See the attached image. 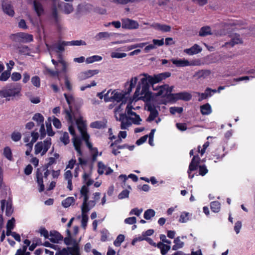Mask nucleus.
I'll return each instance as SVG.
<instances>
[{
    "instance_id": "nucleus-56",
    "label": "nucleus",
    "mask_w": 255,
    "mask_h": 255,
    "mask_svg": "<svg viewBox=\"0 0 255 255\" xmlns=\"http://www.w3.org/2000/svg\"><path fill=\"white\" fill-rule=\"evenodd\" d=\"M92 154V162H95L97 160V156L98 155V151L97 147L93 148L90 150Z\"/></svg>"
},
{
    "instance_id": "nucleus-41",
    "label": "nucleus",
    "mask_w": 255,
    "mask_h": 255,
    "mask_svg": "<svg viewBox=\"0 0 255 255\" xmlns=\"http://www.w3.org/2000/svg\"><path fill=\"white\" fill-rule=\"evenodd\" d=\"M102 59V57L99 55H94L86 58V62L88 64L92 63L96 61H99Z\"/></svg>"
},
{
    "instance_id": "nucleus-37",
    "label": "nucleus",
    "mask_w": 255,
    "mask_h": 255,
    "mask_svg": "<svg viewBox=\"0 0 255 255\" xmlns=\"http://www.w3.org/2000/svg\"><path fill=\"white\" fill-rule=\"evenodd\" d=\"M32 120L37 123L38 125L43 124L44 118L40 113H36L32 117Z\"/></svg>"
},
{
    "instance_id": "nucleus-48",
    "label": "nucleus",
    "mask_w": 255,
    "mask_h": 255,
    "mask_svg": "<svg viewBox=\"0 0 255 255\" xmlns=\"http://www.w3.org/2000/svg\"><path fill=\"white\" fill-rule=\"evenodd\" d=\"M21 138V134L18 131H13L11 134V139L15 142L18 141Z\"/></svg>"
},
{
    "instance_id": "nucleus-5",
    "label": "nucleus",
    "mask_w": 255,
    "mask_h": 255,
    "mask_svg": "<svg viewBox=\"0 0 255 255\" xmlns=\"http://www.w3.org/2000/svg\"><path fill=\"white\" fill-rule=\"evenodd\" d=\"M172 87L165 84L159 87L156 96H162L166 99L167 102H175L178 100L176 93H171Z\"/></svg>"
},
{
    "instance_id": "nucleus-54",
    "label": "nucleus",
    "mask_w": 255,
    "mask_h": 255,
    "mask_svg": "<svg viewBox=\"0 0 255 255\" xmlns=\"http://www.w3.org/2000/svg\"><path fill=\"white\" fill-rule=\"evenodd\" d=\"M31 82L32 84L36 87H39L40 86V78L37 76H35L32 77Z\"/></svg>"
},
{
    "instance_id": "nucleus-63",
    "label": "nucleus",
    "mask_w": 255,
    "mask_h": 255,
    "mask_svg": "<svg viewBox=\"0 0 255 255\" xmlns=\"http://www.w3.org/2000/svg\"><path fill=\"white\" fill-rule=\"evenodd\" d=\"M125 223L129 225H133L136 222V218L135 217H128L125 220Z\"/></svg>"
},
{
    "instance_id": "nucleus-1",
    "label": "nucleus",
    "mask_w": 255,
    "mask_h": 255,
    "mask_svg": "<svg viewBox=\"0 0 255 255\" xmlns=\"http://www.w3.org/2000/svg\"><path fill=\"white\" fill-rule=\"evenodd\" d=\"M149 85L146 82L145 79H141L139 82L134 96L138 97L146 103H150L152 98V93L149 91Z\"/></svg>"
},
{
    "instance_id": "nucleus-53",
    "label": "nucleus",
    "mask_w": 255,
    "mask_h": 255,
    "mask_svg": "<svg viewBox=\"0 0 255 255\" xmlns=\"http://www.w3.org/2000/svg\"><path fill=\"white\" fill-rule=\"evenodd\" d=\"M88 221V216L87 214L82 215L81 226L84 229H86Z\"/></svg>"
},
{
    "instance_id": "nucleus-43",
    "label": "nucleus",
    "mask_w": 255,
    "mask_h": 255,
    "mask_svg": "<svg viewBox=\"0 0 255 255\" xmlns=\"http://www.w3.org/2000/svg\"><path fill=\"white\" fill-rule=\"evenodd\" d=\"M127 131H120L118 134V139L114 142V143L113 142V146H116V145L118 143H120L122 142V140L121 138H125L127 136Z\"/></svg>"
},
{
    "instance_id": "nucleus-62",
    "label": "nucleus",
    "mask_w": 255,
    "mask_h": 255,
    "mask_svg": "<svg viewBox=\"0 0 255 255\" xmlns=\"http://www.w3.org/2000/svg\"><path fill=\"white\" fill-rule=\"evenodd\" d=\"M98 173L100 175H102L104 172V170L105 169V165L101 161L98 162Z\"/></svg>"
},
{
    "instance_id": "nucleus-18",
    "label": "nucleus",
    "mask_w": 255,
    "mask_h": 255,
    "mask_svg": "<svg viewBox=\"0 0 255 255\" xmlns=\"http://www.w3.org/2000/svg\"><path fill=\"white\" fill-rule=\"evenodd\" d=\"M99 73V70H89L86 71L82 72L80 73V80H85L93 76L96 75Z\"/></svg>"
},
{
    "instance_id": "nucleus-51",
    "label": "nucleus",
    "mask_w": 255,
    "mask_h": 255,
    "mask_svg": "<svg viewBox=\"0 0 255 255\" xmlns=\"http://www.w3.org/2000/svg\"><path fill=\"white\" fill-rule=\"evenodd\" d=\"M140 0H113L114 2L121 4H127L129 3H133L139 1Z\"/></svg>"
},
{
    "instance_id": "nucleus-13",
    "label": "nucleus",
    "mask_w": 255,
    "mask_h": 255,
    "mask_svg": "<svg viewBox=\"0 0 255 255\" xmlns=\"http://www.w3.org/2000/svg\"><path fill=\"white\" fill-rule=\"evenodd\" d=\"M146 107H147V110L150 112V114L146 121L148 122H150L153 121L158 116V112L156 109L154 105L151 103H146Z\"/></svg>"
},
{
    "instance_id": "nucleus-39",
    "label": "nucleus",
    "mask_w": 255,
    "mask_h": 255,
    "mask_svg": "<svg viewBox=\"0 0 255 255\" xmlns=\"http://www.w3.org/2000/svg\"><path fill=\"white\" fill-rule=\"evenodd\" d=\"M3 155L8 160L11 161L12 160V154L10 148L6 146L3 149Z\"/></svg>"
},
{
    "instance_id": "nucleus-60",
    "label": "nucleus",
    "mask_w": 255,
    "mask_h": 255,
    "mask_svg": "<svg viewBox=\"0 0 255 255\" xmlns=\"http://www.w3.org/2000/svg\"><path fill=\"white\" fill-rule=\"evenodd\" d=\"M129 191H128L127 189L124 190L119 194V199H123L126 198H128L129 195Z\"/></svg>"
},
{
    "instance_id": "nucleus-50",
    "label": "nucleus",
    "mask_w": 255,
    "mask_h": 255,
    "mask_svg": "<svg viewBox=\"0 0 255 255\" xmlns=\"http://www.w3.org/2000/svg\"><path fill=\"white\" fill-rule=\"evenodd\" d=\"M60 140L64 145H67L69 143V136L67 132L65 131L63 133V135L60 137Z\"/></svg>"
},
{
    "instance_id": "nucleus-14",
    "label": "nucleus",
    "mask_w": 255,
    "mask_h": 255,
    "mask_svg": "<svg viewBox=\"0 0 255 255\" xmlns=\"http://www.w3.org/2000/svg\"><path fill=\"white\" fill-rule=\"evenodd\" d=\"M122 22V27L125 29H136L139 26L137 21L129 18L123 19Z\"/></svg>"
},
{
    "instance_id": "nucleus-30",
    "label": "nucleus",
    "mask_w": 255,
    "mask_h": 255,
    "mask_svg": "<svg viewBox=\"0 0 255 255\" xmlns=\"http://www.w3.org/2000/svg\"><path fill=\"white\" fill-rule=\"evenodd\" d=\"M12 69L11 67H10L8 65V67L6 71H3L0 75V81H6L10 76V71Z\"/></svg>"
},
{
    "instance_id": "nucleus-3",
    "label": "nucleus",
    "mask_w": 255,
    "mask_h": 255,
    "mask_svg": "<svg viewBox=\"0 0 255 255\" xmlns=\"http://www.w3.org/2000/svg\"><path fill=\"white\" fill-rule=\"evenodd\" d=\"M137 81V77H135L132 78L129 82H127L125 84V88L128 86L127 88V91L125 92L122 91V92H116L113 96V102L114 101H117V102H127V98L126 95L129 94L132 89L135 86Z\"/></svg>"
},
{
    "instance_id": "nucleus-34",
    "label": "nucleus",
    "mask_w": 255,
    "mask_h": 255,
    "mask_svg": "<svg viewBox=\"0 0 255 255\" xmlns=\"http://www.w3.org/2000/svg\"><path fill=\"white\" fill-rule=\"evenodd\" d=\"M67 41H63L59 42L58 44L54 45L53 46L56 48L55 51L57 53L62 52L64 51L65 50L64 46H68V45L67 44Z\"/></svg>"
},
{
    "instance_id": "nucleus-15",
    "label": "nucleus",
    "mask_w": 255,
    "mask_h": 255,
    "mask_svg": "<svg viewBox=\"0 0 255 255\" xmlns=\"http://www.w3.org/2000/svg\"><path fill=\"white\" fill-rule=\"evenodd\" d=\"M74 252H78V246H75L73 247H67L58 251L55 255H73Z\"/></svg>"
},
{
    "instance_id": "nucleus-8",
    "label": "nucleus",
    "mask_w": 255,
    "mask_h": 255,
    "mask_svg": "<svg viewBox=\"0 0 255 255\" xmlns=\"http://www.w3.org/2000/svg\"><path fill=\"white\" fill-rule=\"evenodd\" d=\"M171 75V73L169 72H164L160 73L157 75H154L153 76L148 75L147 74H144V77L142 79H145L146 82L148 84L152 85L153 89L155 90L153 88V85L159 83L162 80L165 79L166 78L169 77Z\"/></svg>"
},
{
    "instance_id": "nucleus-32",
    "label": "nucleus",
    "mask_w": 255,
    "mask_h": 255,
    "mask_svg": "<svg viewBox=\"0 0 255 255\" xmlns=\"http://www.w3.org/2000/svg\"><path fill=\"white\" fill-rule=\"evenodd\" d=\"M211 34H212L211 28L208 26L201 27L199 33L200 36H205Z\"/></svg>"
},
{
    "instance_id": "nucleus-10",
    "label": "nucleus",
    "mask_w": 255,
    "mask_h": 255,
    "mask_svg": "<svg viewBox=\"0 0 255 255\" xmlns=\"http://www.w3.org/2000/svg\"><path fill=\"white\" fill-rule=\"evenodd\" d=\"M51 145V138L50 137L46 138L43 142H38L35 145V153L37 154L41 152V155L43 156L50 148Z\"/></svg>"
},
{
    "instance_id": "nucleus-17",
    "label": "nucleus",
    "mask_w": 255,
    "mask_h": 255,
    "mask_svg": "<svg viewBox=\"0 0 255 255\" xmlns=\"http://www.w3.org/2000/svg\"><path fill=\"white\" fill-rule=\"evenodd\" d=\"M49 235L51 238L49 240L53 243H58L59 241H62L63 239V236L56 231H51Z\"/></svg>"
},
{
    "instance_id": "nucleus-44",
    "label": "nucleus",
    "mask_w": 255,
    "mask_h": 255,
    "mask_svg": "<svg viewBox=\"0 0 255 255\" xmlns=\"http://www.w3.org/2000/svg\"><path fill=\"white\" fill-rule=\"evenodd\" d=\"M69 46H80L86 45V43L85 41L82 40H72L71 41H67V43Z\"/></svg>"
},
{
    "instance_id": "nucleus-45",
    "label": "nucleus",
    "mask_w": 255,
    "mask_h": 255,
    "mask_svg": "<svg viewBox=\"0 0 255 255\" xmlns=\"http://www.w3.org/2000/svg\"><path fill=\"white\" fill-rule=\"evenodd\" d=\"M155 211L153 209H148L144 212V218L146 220H150L155 216Z\"/></svg>"
},
{
    "instance_id": "nucleus-16",
    "label": "nucleus",
    "mask_w": 255,
    "mask_h": 255,
    "mask_svg": "<svg viewBox=\"0 0 255 255\" xmlns=\"http://www.w3.org/2000/svg\"><path fill=\"white\" fill-rule=\"evenodd\" d=\"M2 8L3 12L10 16H13L14 14V11L12 5L10 2L3 1L2 2Z\"/></svg>"
},
{
    "instance_id": "nucleus-21",
    "label": "nucleus",
    "mask_w": 255,
    "mask_h": 255,
    "mask_svg": "<svg viewBox=\"0 0 255 255\" xmlns=\"http://www.w3.org/2000/svg\"><path fill=\"white\" fill-rule=\"evenodd\" d=\"M107 123V121L105 119L101 121H96L91 123L90 127L93 128H104L106 127Z\"/></svg>"
},
{
    "instance_id": "nucleus-9",
    "label": "nucleus",
    "mask_w": 255,
    "mask_h": 255,
    "mask_svg": "<svg viewBox=\"0 0 255 255\" xmlns=\"http://www.w3.org/2000/svg\"><path fill=\"white\" fill-rule=\"evenodd\" d=\"M10 38L13 41L18 43H28L33 40L32 35L24 32L11 34L10 35Z\"/></svg>"
},
{
    "instance_id": "nucleus-59",
    "label": "nucleus",
    "mask_w": 255,
    "mask_h": 255,
    "mask_svg": "<svg viewBox=\"0 0 255 255\" xmlns=\"http://www.w3.org/2000/svg\"><path fill=\"white\" fill-rule=\"evenodd\" d=\"M182 112H183V108H182V107H173L170 108V112L172 114H175L176 113L180 114Z\"/></svg>"
},
{
    "instance_id": "nucleus-6",
    "label": "nucleus",
    "mask_w": 255,
    "mask_h": 255,
    "mask_svg": "<svg viewBox=\"0 0 255 255\" xmlns=\"http://www.w3.org/2000/svg\"><path fill=\"white\" fill-rule=\"evenodd\" d=\"M64 96L69 106V110H65L66 119L69 123H72L73 115L72 114V112L73 107L75 108L76 110H78L80 108V106H78L77 105V103H76V100L72 95L64 93Z\"/></svg>"
},
{
    "instance_id": "nucleus-28",
    "label": "nucleus",
    "mask_w": 255,
    "mask_h": 255,
    "mask_svg": "<svg viewBox=\"0 0 255 255\" xmlns=\"http://www.w3.org/2000/svg\"><path fill=\"white\" fill-rule=\"evenodd\" d=\"M128 178L131 179L134 182H136L138 180L137 176L133 174H130L128 175V177L124 174H121L119 176V178L123 182L124 185H125L126 182L128 180Z\"/></svg>"
},
{
    "instance_id": "nucleus-61",
    "label": "nucleus",
    "mask_w": 255,
    "mask_h": 255,
    "mask_svg": "<svg viewBox=\"0 0 255 255\" xmlns=\"http://www.w3.org/2000/svg\"><path fill=\"white\" fill-rule=\"evenodd\" d=\"M21 78V74L18 72H13L11 74V79L13 81H17L19 80Z\"/></svg>"
},
{
    "instance_id": "nucleus-22",
    "label": "nucleus",
    "mask_w": 255,
    "mask_h": 255,
    "mask_svg": "<svg viewBox=\"0 0 255 255\" xmlns=\"http://www.w3.org/2000/svg\"><path fill=\"white\" fill-rule=\"evenodd\" d=\"M153 27L158 30L161 31L162 32H169L171 30V26L166 24H161L158 23H155L153 24Z\"/></svg>"
},
{
    "instance_id": "nucleus-64",
    "label": "nucleus",
    "mask_w": 255,
    "mask_h": 255,
    "mask_svg": "<svg viewBox=\"0 0 255 255\" xmlns=\"http://www.w3.org/2000/svg\"><path fill=\"white\" fill-rule=\"evenodd\" d=\"M210 74L211 71L209 70H202L198 72V74L200 77H203L204 78L209 76Z\"/></svg>"
},
{
    "instance_id": "nucleus-31",
    "label": "nucleus",
    "mask_w": 255,
    "mask_h": 255,
    "mask_svg": "<svg viewBox=\"0 0 255 255\" xmlns=\"http://www.w3.org/2000/svg\"><path fill=\"white\" fill-rule=\"evenodd\" d=\"M172 63L177 67H184L190 65V63L187 60H172Z\"/></svg>"
},
{
    "instance_id": "nucleus-35",
    "label": "nucleus",
    "mask_w": 255,
    "mask_h": 255,
    "mask_svg": "<svg viewBox=\"0 0 255 255\" xmlns=\"http://www.w3.org/2000/svg\"><path fill=\"white\" fill-rule=\"evenodd\" d=\"M53 157H51L48 158V162L45 164L43 166H45V168L46 167H49L51 165H52L53 164L56 163V159H58L59 157V154L57 153H55L54 154Z\"/></svg>"
},
{
    "instance_id": "nucleus-27",
    "label": "nucleus",
    "mask_w": 255,
    "mask_h": 255,
    "mask_svg": "<svg viewBox=\"0 0 255 255\" xmlns=\"http://www.w3.org/2000/svg\"><path fill=\"white\" fill-rule=\"evenodd\" d=\"M216 90H212L210 88H206L205 90V93H199V95H200V97L199 98V101H201L203 100L207 99L209 96H211V92H213V93L216 92Z\"/></svg>"
},
{
    "instance_id": "nucleus-55",
    "label": "nucleus",
    "mask_w": 255,
    "mask_h": 255,
    "mask_svg": "<svg viewBox=\"0 0 255 255\" xmlns=\"http://www.w3.org/2000/svg\"><path fill=\"white\" fill-rule=\"evenodd\" d=\"M39 233L40 234L41 236H43L45 239H49L50 236L48 231L44 227H41L39 229Z\"/></svg>"
},
{
    "instance_id": "nucleus-2",
    "label": "nucleus",
    "mask_w": 255,
    "mask_h": 255,
    "mask_svg": "<svg viewBox=\"0 0 255 255\" xmlns=\"http://www.w3.org/2000/svg\"><path fill=\"white\" fill-rule=\"evenodd\" d=\"M201 159L199 155H194L189 165L187 173L189 179H192L195 174H192V172L195 171L199 168V174L203 176L205 175L208 172V170L205 165H199Z\"/></svg>"
},
{
    "instance_id": "nucleus-12",
    "label": "nucleus",
    "mask_w": 255,
    "mask_h": 255,
    "mask_svg": "<svg viewBox=\"0 0 255 255\" xmlns=\"http://www.w3.org/2000/svg\"><path fill=\"white\" fill-rule=\"evenodd\" d=\"M89 175L88 173L84 172L83 175V182L86 184V186L83 185L81 188L80 193L82 196L88 194L89 189L87 186L91 185L94 183V180L89 179Z\"/></svg>"
},
{
    "instance_id": "nucleus-11",
    "label": "nucleus",
    "mask_w": 255,
    "mask_h": 255,
    "mask_svg": "<svg viewBox=\"0 0 255 255\" xmlns=\"http://www.w3.org/2000/svg\"><path fill=\"white\" fill-rule=\"evenodd\" d=\"M21 91V87L19 86L13 87L8 89L0 90V96L3 98H7L18 95Z\"/></svg>"
},
{
    "instance_id": "nucleus-42",
    "label": "nucleus",
    "mask_w": 255,
    "mask_h": 255,
    "mask_svg": "<svg viewBox=\"0 0 255 255\" xmlns=\"http://www.w3.org/2000/svg\"><path fill=\"white\" fill-rule=\"evenodd\" d=\"M18 53L23 55H29L30 52L29 48L26 45H22L18 47Z\"/></svg>"
},
{
    "instance_id": "nucleus-33",
    "label": "nucleus",
    "mask_w": 255,
    "mask_h": 255,
    "mask_svg": "<svg viewBox=\"0 0 255 255\" xmlns=\"http://www.w3.org/2000/svg\"><path fill=\"white\" fill-rule=\"evenodd\" d=\"M210 207L212 212L218 213L220 210V203L217 201H213L210 203Z\"/></svg>"
},
{
    "instance_id": "nucleus-57",
    "label": "nucleus",
    "mask_w": 255,
    "mask_h": 255,
    "mask_svg": "<svg viewBox=\"0 0 255 255\" xmlns=\"http://www.w3.org/2000/svg\"><path fill=\"white\" fill-rule=\"evenodd\" d=\"M81 140L78 137H75L73 140V144L75 150L77 149H80L81 146Z\"/></svg>"
},
{
    "instance_id": "nucleus-46",
    "label": "nucleus",
    "mask_w": 255,
    "mask_h": 255,
    "mask_svg": "<svg viewBox=\"0 0 255 255\" xmlns=\"http://www.w3.org/2000/svg\"><path fill=\"white\" fill-rule=\"evenodd\" d=\"M51 16L54 19L55 22L58 23L59 22L58 14L57 8L55 5L52 7Z\"/></svg>"
},
{
    "instance_id": "nucleus-52",
    "label": "nucleus",
    "mask_w": 255,
    "mask_h": 255,
    "mask_svg": "<svg viewBox=\"0 0 255 255\" xmlns=\"http://www.w3.org/2000/svg\"><path fill=\"white\" fill-rule=\"evenodd\" d=\"M147 44V42H144V43H140L132 44V45L128 46L127 49L128 50H130L131 49L136 48H143Z\"/></svg>"
},
{
    "instance_id": "nucleus-58",
    "label": "nucleus",
    "mask_w": 255,
    "mask_h": 255,
    "mask_svg": "<svg viewBox=\"0 0 255 255\" xmlns=\"http://www.w3.org/2000/svg\"><path fill=\"white\" fill-rule=\"evenodd\" d=\"M46 127L47 128V132L48 135L52 136L55 134V132L53 131L51 123H46Z\"/></svg>"
},
{
    "instance_id": "nucleus-47",
    "label": "nucleus",
    "mask_w": 255,
    "mask_h": 255,
    "mask_svg": "<svg viewBox=\"0 0 255 255\" xmlns=\"http://www.w3.org/2000/svg\"><path fill=\"white\" fill-rule=\"evenodd\" d=\"M125 236L122 234H120L114 242V245L116 247H120L122 242H124L125 240Z\"/></svg>"
},
{
    "instance_id": "nucleus-7",
    "label": "nucleus",
    "mask_w": 255,
    "mask_h": 255,
    "mask_svg": "<svg viewBox=\"0 0 255 255\" xmlns=\"http://www.w3.org/2000/svg\"><path fill=\"white\" fill-rule=\"evenodd\" d=\"M49 174L48 167L45 168V166H42L37 169L36 173V182L39 185V191L40 192H43L44 190L43 178H47Z\"/></svg>"
},
{
    "instance_id": "nucleus-26",
    "label": "nucleus",
    "mask_w": 255,
    "mask_h": 255,
    "mask_svg": "<svg viewBox=\"0 0 255 255\" xmlns=\"http://www.w3.org/2000/svg\"><path fill=\"white\" fill-rule=\"evenodd\" d=\"M212 108L209 103H206L200 106V112L203 115H208L212 113Z\"/></svg>"
},
{
    "instance_id": "nucleus-38",
    "label": "nucleus",
    "mask_w": 255,
    "mask_h": 255,
    "mask_svg": "<svg viewBox=\"0 0 255 255\" xmlns=\"http://www.w3.org/2000/svg\"><path fill=\"white\" fill-rule=\"evenodd\" d=\"M75 202V199L73 197H68L62 202V206L65 208L69 207Z\"/></svg>"
},
{
    "instance_id": "nucleus-23",
    "label": "nucleus",
    "mask_w": 255,
    "mask_h": 255,
    "mask_svg": "<svg viewBox=\"0 0 255 255\" xmlns=\"http://www.w3.org/2000/svg\"><path fill=\"white\" fill-rule=\"evenodd\" d=\"M177 99L184 101H189L192 99V95L187 92H181L176 93Z\"/></svg>"
},
{
    "instance_id": "nucleus-40",
    "label": "nucleus",
    "mask_w": 255,
    "mask_h": 255,
    "mask_svg": "<svg viewBox=\"0 0 255 255\" xmlns=\"http://www.w3.org/2000/svg\"><path fill=\"white\" fill-rule=\"evenodd\" d=\"M110 34L107 32H102L98 33L95 37L96 40H100L102 39H105L110 37Z\"/></svg>"
},
{
    "instance_id": "nucleus-25",
    "label": "nucleus",
    "mask_w": 255,
    "mask_h": 255,
    "mask_svg": "<svg viewBox=\"0 0 255 255\" xmlns=\"http://www.w3.org/2000/svg\"><path fill=\"white\" fill-rule=\"evenodd\" d=\"M77 128L80 132L87 130V126L85 122L83 121V117H79L76 121Z\"/></svg>"
},
{
    "instance_id": "nucleus-36",
    "label": "nucleus",
    "mask_w": 255,
    "mask_h": 255,
    "mask_svg": "<svg viewBox=\"0 0 255 255\" xmlns=\"http://www.w3.org/2000/svg\"><path fill=\"white\" fill-rule=\"evenodd\" d=\"M242 43V40L240 38V36L238 35L235 37H233L231 39L230 41L227 42L225 43V45L227 46L228 45H230L231 47H233L236 44Z\"/></svg>"
},
{
    "instance_id": "nucleus-24",
    "label": "nucleus",
    "mask_w": 255,
    "mask_h": 255,
    "mask_svg": "<svg viewBox=\"0 0 255 255\" xmlns=\"http://www.w3.org/2000/svg\"><path fill=\"white\" fill-rule=\"evenodd\" d=\"M127 102L121 103L120 104L114 109L115 117L117 121H119L120 114L123 113L124 106Z\"/></svg>"
},
{
    "instance_id": "nucleus-29",
    "label": "nucleus",
    "mask_w": 255,
    "mask_h": 255,
    "mask_svg": "<svg viewBox=\"0 0 255 255\" xmlns=\"http://www.w3.org/2000/svg\"><path fill=\"white\" fill-rule=\"evenodd\" d=\"M173 242L175 244V245H173L172 248V249L173 251H177L179 249H181L184 245V242L181 241L179 237H177L175 238Z\"/></svg>"
},
{
    "instance_id": "nucleus-20",
    "label": "nucleus",
    "mask_w": 255,
    "mask_h": 255,
    "mask_svg": "<svg viewBox=\"0 0 255 255\" xmlns=\"http://www.w3.org/2000/svg\"><path fill=\"white\" fill-rule=\"evenodd\" d=\"M33 8L38 16L40 17L44 13V10L43 5L39 2L36 0L33 1Z\"/></svg>"
},
{
    "instance_id": "nucleus-19",
    "label": "nucleus",
    "mask_w": 255,
    "mask_h": 255,
    "mask_svg": "<svg viewBox=\"0 0 255 255\" xmlns=\"http://www.w3.org/2000/svg\"><path fill=\"white\" fill-rule=\"evenodd\" d=\"M201 47L197 44H195L190 48L184 49V52L189 55H193L201 52Z\"/></svg>"
},
{
    "instance_id": "nucleus-4",
    "label": "nucleus",
    "mask_w": 255,
    "mask_h": 255,
    "mask_svg": "<svg viewBox=\"0 0 255 255\" xmlns=\"http://www.w3.org/2000/svg\"><path fill=\"white\" fill-rule=\"evenodd\" d=\"M133 116L134 118L128 117L126 113H121L120 114L119 121L121 122V128L122 129H126L127 127L131 125V123L137 125L140 124V122L142 120L140 118V116L136 114V113Z\"/></svg>"
},
{
    "instance_id": "nucleus-49",
    "label": "nucleus",
    "mask_w": 255,
    "mask_h": 255,
    "mask_svg": "<svg viewBox=\"0 0 255 255\" xmlns=\"http://www.w3.org/2000/svg\"><path fill=\"white\" fill-rule=\"evenodd\" d=\"M73 7L72 4L68 3H65L64 4V11L66 14H69L71 13L73 11Z\"/></svg>"
}]
</instances>
